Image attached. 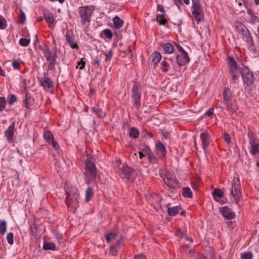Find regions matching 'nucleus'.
I'll list each match as a JSON object with an SVG mask.
<instances>
[{
  "mask_svg": "<svg viewBox=\"0 0 259 259\" xmlns=\"http://www.w3.org/2000/svg\"><path fill=\"white\" fill-rule=\"evenodd\" d=\"M94 8L92 6H84L78 8V13L81 19L82 25H84L91 22Z\"/></svg>",
  "mask_w": 259,
  "mask_h": 259,
  "instance_id": "1",
  "label": "nucleus"
},
{
  "mask_svg": "<svg viewBox=\"0 0 259 259\" xmlns=\"http://www.w3.org/2000/svg\"><path fill=\"white\" fill-rule=\"evenodd\" d=\"M141 85L137 82V80L134 81L131 92V98L133 102L134 105L139 110L141 105Z\"/></svg>",
  "mask_w": 259,
  "mask_h": 259,
  "instance_id": "2",
  "label": "nucleus"
},
{
  "mask_svg": "<svg viewBox=\"0 0 259 259\" xmlns=\"http://www.w3.org/2000/svg\"><path fill=\"white\" fill-rule=\"evenodd\" d=\"M58 50L57 47H55L52 51L49 49L47 53L44 54L48 63V70H53L55 69V64H56V59L58 57L57 55Z\"/></svg>",
  "mask_w": 259,
  "mask_h": 259,
  "instance_id": "3",
  "label": "nucleus"
},
{
  "mask_svg": "<svg viewBox=\"0 0 259 259\" xmlns=\"http://www.w3.org/2000/svg\"><path fill=\"white\" fill-rule=\"evenodd\" d=\"M192 14L195 18L197 24L201 21V15L203 16V9L199 0H192Z\"/></svg>",
  "mask_w": 259,
  "mask_h": 259,
  "instance_id": "4",
  "label": "nucleus"
},
{
  "mask_svg": "<svg viewBox=\"0 0 259 259\" xmlns=\"http://www.w3.org/2000/svg\"><path fill=\"white\" fill-rule=\"evenodd\" d=\"M66 197L65 203L70 207H76L77 204V199L79 197L78 194L76 192V190H71L65 191Z\"/></svg>",
  "mask_w": 259,
  "mask_h": 259,
  "instance_id": "5",
  "label": "nucleus"
},
{
  "mask_svg": "<svg viewBox=\"0 0 259 259\" xmlns=\"http://www.w3.org/2000/svg\"><path fill=\"white\" fill-rule=\"evenodd\" d=\"M164 183L170 188L176 189L179 188V182L176 179L175 175L170 172H166L162 177Z\"/></svg>",
  "mask_w": 259,
  "mask_h": 259,
  "instance_id": "6",
  "label": "nucleus"
},
{
  "mask_svg": "<svg viewBox=\"0 0 259 259\" xmlns=\"http://www.w3.org/2000/svg\"><path fill=\"white\" fill-rule=\"evenodd\" d=\"M240 72L245 83L248 85L253 84L254 81L253 74L247 66L244 65L240 69Z\"/></svg>",
  "mask_w": 259,
  "mask_h": 259,
  "instance_id": "7",
  "label": "nucleus"
},
{
  "mask_svg": "<svg viewBox=\"0 0 259 259\" xmlns=\"http://www.w3.org/2000/svg\"><path fill=\"white\" fill-rule=\"evenodd\" d=\"M122 174L124 175V178L130 181H133L136 176V171L133 168L129 167L126 164H123L122 167L120 168Z\"/></svg>",
  "mask_w": 259,
  "mask_h": 259,
  "instance_id": "8",
  "label": "nucleus"
},
{
  "mask_svg": "<svg viewBox=\"0 0 259 259\" xmlns=\"http://www.w3.org/2000/svg\"><path fill=\"white\" fill-rule=\"evenodd\" d=\"M231 194L237 203L239 198L241 196L240 184L238 179L236 180H234V182L232 185Z\"/></svg>",
  "mask_w": 259,
  "mask_h": 259,
  "instance_id": "9",
  "label": "nucleus"
},
{
  "mask_svg": "<svg viewBox=\"0 0 259 259\" xmlns=\"http://www.w3.org/2000/svg\"><path fill=\"white\" fill-rule=\"evenodd\" d=\"M200 138L202 143V147L206 154L208 153L207 147L210 144L211 136L207 132H203L200 134Z\"/></svg>",
  "mask_w": 259,
  "mask_h": 259,
  "instance_id": "10",
  "label": "nucleus"
},
{
  "mask_svg": "<svg viewBox=\"0 0 259 259\" xmlns=\"http://www.w3.org/2000/svg\"><path fill=\"white\" fill-rule=\"evenodd\" d=\"M15 126V121H13L11 123V124L5 131V136L9 143H11L14 140L13 137L14 134Z\"/></svg>",
  "mask_w": 259,
  "mask_h": 259,
  "instance_id": "11",
  "label": "nucleus"
},
{
  "mask_svg": "<svg viewBox=\"0 0 259 259\" xmlns=\"http://www.w3.org/2000/svg\"><path fill=\"white\" fill-rule=\"evenodd\" d=\"M220 211L223 216L228 220H232L235 217V213L228 206H225L220 208Z\"/></svg>",
  "mask_w": 259,
  "mask_h": 259,
  "instance_id": "12",
  "label": "nucleus"
},
{
  "mask_svg": "<svg viewBox=\"0 0 259 259\" xmlns=\"http://www.w3.org/2000/svg\"><path fill=\"white\" fill-rule=\"evenodd\" d=\"M85 168L88 172L94 178L97 176V168L95 164L90 160H87L85 162Z\"/></svg>",
  "mask_w": 259,
  "mask_h": 259,
  "instance_id": "13",
  "label": "nucleus"
},
{
  "mask_svg": "<svg viewBox=\"0 0 259 259\" xmlns=\"http://www.w3.org/2000/svg\"><path fill=\"white\" fill-rule=\"evenodd\" d=\"M235 26L238 31H240L243 35L248 36V38L252 41V38L249 31L247 28L240 22L236 21L235 22Z\"/></svg>",
  "mask_w": 259,
  "mask_h": 259,
  "instance_id": "14",
  "label": "nucleus"
},
{
  "mask_svg": "<svg viewBox=\"0 0 259 259\" xmlns=\"http://www.w3.org/2000/svg\"><path fill=\"white\" fill-rule=\"evenodd\" d=\"M121 240H123V236L120 235V239L117 240L116 242L114 243L110 246V252L112 255H116L117 252L120 248Z\"/></svg>",
  "mask_w": 259,
  "mask_h": 259,
  "instance_id": "15",
  "label": "nucleus"
},
{
  "mask_svg": "<svg viewBox=\"0 0 259 259\" xmlns=\"http://www.w3.org/2000/svg\"><path fill=\"white\" fill-rule=\"evenodd\" d=\"M233 92L229 88H225L223 93V103L228 102L233 100Z\"/></svg>",
  "mask_w": 259,
  "mask_h": 259,
  "instance_id": "16",
  "label": "nucleus"
},
{
  "mask_svg": "<svg viewBox=\"0 0 259 259\" xmlns=\"http://www.w3.org/2000/svg\"><path fill=\"white\" fill-rule=\"evenodd\" d=\"M223 104L225 105L227 110L232 113L235 112L238 110V106L235 100H232Z\"/></svg>",
  "mask_w": 259,
  "mask_h": 259,
  "instance_id": "17",
  "label": "nucleus"
},
{
  "mask_svg": "<svg viewBox=\"0 0 259 259\" xmlns=\"http://www.w3.org/2000/svg\"><path fill=\"white\" fill-rule=\"evenodd\" d=\"M156 150L157 153H161L163 157H165L167 154V151L165 146L161 142L158 141L156 143Z\"/></svg>",
  "mask_w": 259,
  "mask_h": 259,
  "instance_id": "18",
  "label": "nucleus"
},
{
  "mask_svg": "<svg viewBox=\"0 0 259 259\" xmlns=\"http://www.w3.org/2000/svg\"><path fill=\"white\" fill-rule=\"evenodd\" d=\"M230 73H237L238 66L233 57L229 56Z\"/></svg>",
  "mask_w": 259,
  "mask_h": 259,
  "instance_id": "19",
  "label": "nucleus"
},
{
  "mask_svg": "<svg viewBox=\"0 0 259 259\" xmlns=\"http://www.w3.org/2000/svg\"><path fill=\"white\" fill-rule=\"evenodd\" d=\"M66 40L72 49H78V46L77 43L74 42V36L73 34H70L69 32H67L66 34Z\"/></svg>",
  "mask_w": 259,
  "mask_h": 259,
  "instance_id": "20",
  "label": "nucleus"
},
{
  "mask_svg": "<svg viewBox=\"0 0 259 259\" xmlns=\"http://www.w3.org/2000/svg\"><path fill=\"white\" fill-rule=\"evenodd\" d=\"M34 100L33 98L27 92H25V99L24 100L25 106L27 109L31 108V107L33 105Z\"/></svg>",
  "mask_w": 259,
  "mask_h": 259,
  "instance_id": "21",
  "label": "nucleus"
},
{
  "mask_svg": "<svg viewBox=\"0 0 259 259\" xmlns=\"http://www.w3.org/2000/svg\"><path fill=\"white\" fill-rule=\"evenodd\" d=\"M187 58L185 57V56L183 55L182 54L181 55H177L176 57V60L178 64L180 66H183L185 65L186 63H188L190 62V58L188 56V60H187Z\"/></svg>",
  "mask_w": 259,
  "mask_h": 259,
  "instance_id": "22",
  "label": "nucleus"
},
{
  "mask_svg": "<svg viewBox=\"0 0 259 259\" xmlns=\"http://www.w3.org/2000/svg\"><path fill=\"white\" fill-rule=\"evenodd\" d=\"M41 85L45 88L50 89L53 86V82L48 77H43L40 80Z\"/></svg>",
  "mask_w": 259,
  "mask_h": 259,
  "instance_id": "23",
  "label": "nucleus"
},
{
  "mask_svg": "<svg viewBox=\"0 0 259 259\" xmlns=\"http://www.w3.org/2000/svg\"><path fill=\"white\" fill-rule=\"evenodd\" d=\"M150 58L154 65H156L161 59V55L159 52H155L152 54Z\"/></svg>",
  "mask_w": 259,
  "mask_h": 259,
  "instance_id": "24",
  "label": "nucleus"
},
{
  "mask_svg": "<svg viewBox=\"0 0 259 259\" xmlns=\"http://www.w3.org/2000/svg\"><path fill=\"white\" fill-rule=\"evenodd\" d=\"M44 19L48 23L49 27H52L54 21L53 15L49 12L44 14Z\"/></svg>",
  "mask_w": 259,
  "mask_h": 259,
  "instance_id": "25",
  "label": "nucleus"
},
{
  "mask_svg": "<svg viewBox=\"0 0 259 259\" xmlns=\"http://www.w3.org/2000/svg\"><path fill=\"white\" fill-rule=\"evenodd\" d=\"M248 137L249 138V143L250 146L259 143V140L257 138L256 136L252 132L248 133Z\"/></svg>",
  "mask_w": 259,
  "mask_h": 259,
  "instance_id": "26",
  "label": "nucleus"
},
{
  "mask_svg": "<svg viewBox=\"0 0 259 259\" xmlns=\"http://www.w3.org/2000/svg\"><path fill=\"white\" fill-rule=\"evenodd\" d=\"M114 27L116 29L120 28L123 24V21L118 16H115L112 19Z\"/></svg>",
  "mask_w": 259,
  "mask_h": 259,
  "instance_id": "27",
  "label": "nucleus"
},
{
  "mask_svg": "<svg viewBox=\"0 0 259 259\" xmlns=\"http://www.w3.org/2000/svg\"><path fill=\"white\" fill-rule=\"evenodd\" d=\"M164 53L166 54H171L174 52V47L170 42H167L162 46Z\"/></svg>",
  "mask_w": 259,
  "mask_h": 259,
  "instance_id": "28",
  "label": "nucleus"
},
{
  "mask_svg": "<svg viewBox=\"0 0 259 259\" xmlns=\"http://www.w3.org/2000/svg\"><path fill=\"white\" fill-rule=\"evenodd\" d=\"M181 208V207L179 205L172 207H169L167 209V213L170 216H175L178 213Z\"/></svg>",
  "mask_w": 259,
  "mask_h": 259,
  "instance_id": "29",
  "label": "nucleus"
},
{
  "mask_svg": "<svg viewBox=\"0 0 259 259\" xmlns=\"http://www.w3.org/2000/svg\"><path fill=\"white\" fill-rule=\"evenodd\" d=\"M165 13L158 14L156 18V21L161 25H164L167 23V20L164 18Z\"/></svg>",
  "mask_w": 259,
  "mask_h": 259,
  "instance_id": "30",
  "label": "nucleus"
},
{
  "mask_svg": "<svg viewBox=\"0 0 259 259\" xmlns=\"http://www.w3.org/2000/svg\"><path fill=\"white\" fill-rule=\"evenodd\" d=\"M182 195L184 197L192 198L193 194L191 190L188 187H184L182 189Z\"/></svg>",
  "mask_w": 259,
  "mask_h": 259,
  "instance_id": "31",
  "label": "nucleus"
},
{
  "mask_svg": "<svg viewBox=\"0 0 259 259\" xmlns=\"http://www.w3.org/2000/svg\"><path fill=\"white\" fill-rule=\"evenodd\" d=\"M44 137L45 140L49 143H51L54 139L52 133L50 131H46L44 132Z\"/></svg>",
  "mask_w": 259,
  "mask_h": 259,
  "instance_id": "32",
  "label": "nucleus"
},
{
  "mask_svg": "<svg viewBox=\"0 0 259 259\" xmlns=\"http://www.w3.org/2000/svg\"><path fill=\"white\" fill-rule=\"evenodd\" d=\"M92 111L96 113V115L100 118H104L106 116V114L105 112H103L101 109L95 107H92Z\"/></svg>",
  "mask_w": 259,
  "mask_h": 259,
  "instance_id": "33",
  "label": "nucleus"
},
{
  "mask_svg": "<svg viewBox=\"0 0 259 259\" xmlns=\"http://www.w3.org/2000/svg\"><path fill=\"white\" fill-rule=\"evenodd\" d=\"M140 149L146 155V157L152 152L149 146L146 144H141Z\"/></svg>",
  "mask_w": 259,
  "mask_h": 259,
  "instance_id": "34",
  "label": "nucleus"
},
{
  "mask_svg": "<svg viewBox=\"0 0 259 259\" xmlns=\"http://www.w3.org/2000/svg\"><path fill=\"white\" fill-rule=\"evenodd\" d=\"M149 162L151 164H156L158 162V158L152 152L147 156Z\"/></svg>",
  "mask_w": 259,
  "mask_h": 259,
  "instance_id": "35",
  "label": "nucleus"
},
{
  "mask_svg": "<svg viewBox=\"0 0 259 259\" xmlns=\"http://www.w3.org/2000/svg\"><path fill=\"white\" fill-rule=\"evenodd\" d=\"M139 131L137 128L133 127L131 128L129 133L130 137L134 139H137L139 137Z\"/></svg>",
  "mask_w": 259,
  "mask_h": 259,
  "instance_id": "36",
  "label": "nucleus"
},
{
  "mask_svg": "<svg viewBox=\"0 0 259 259\" xmlns=\"http://www.w3.org/2000/svg\"><path fill=\"white\" fill-rule=\"evenodd\" d=\"M56 245L55 243L50 242H45L43 245V249L44 250H55Z\"/></svg>",
  "mask_w": 259,
  "mask_h": 259,
  "instance_id": "37",
  "label": "nucleus"
},
{
  "mask_svg": "<svg viewBox=\"0 0 259 259\" xmlns=\"http://www.w3.org/2000/svg\"><path fill=\"white\" fill-rule=\"evenodd\" d=\"M212 196L214 199L217 200L216 197L221 198L224 196L223 192L219 189H215L212 192Z\"/></svg>",
  "mask_w": 259,
  "mask_h": 259,
  "instance_id": "38",
  "label": "nucleus"
},
{
  "mask_svg": "<svg viewBox=\"0 0 259 259\" xmlns=\"http://www.w3.org/2000/svg\"><path fill=\"white\" fill-rule=\"evenodd\" d=\"M93 189L91 187H89L85 192V199L87 202H89L93 196Z\"/></svg>",
  "mask_w": 259,
  "mask_h": 259,
  "instance_id": "39",
  "label": "nucleus"
},
{
  "mask_svg": "<svg viewBox=\"0 0 259 259\" xmlns=\"http://www.w3.org/2000/svg\"><path fill=\"white\" fill-rule=\"evenodd\" d=\"M250 147V152L252 155H255L256 154L259 153V142L257 143L256 144L251 146Z\"/></svg>",
  "mask_w": 259,
  "mask_h": 259,
  "instance_id": "40",
  "label": "nucleus"
},
{
  "mask_svg": "<svg viewBox=\"0 0 259 259\" xmlns=\"http://www.w3.org/2000/svg\"><path fill=\"white\" fill-rule=\"evenodd\" d=\"M7 230V223L5 221H1L0 223V234L4 235Z\"/></svg>",
  "mask_w": 259,
  "mask_h": 259,
  "instance_id": "41",
  "label": "nucleus"
},
{
  "mask_svg": "<svg viewBox=\"0 0 259 259\" xmlns=\"http://www.w3.org/2000/svg\"><path fill=\"white\" fill-rule=\"evenodd\" d=\"M175 46L176 48H177L178 50L181 52L182 54H183V55L185 56V57L187 58V59H188V54L187 52L185 51V50L183 48V47L180 46L179 44H178L177 43L175 42Z\"/></svg>",
  "mask_w": 259,
  "mask_h": 259,
  "instance_id": "42",
  "label": "nucleus"
},
{
  "mask_svg": "<svg viewBox=\"0 0 259 259\" xmlns=\"http://www.w3.org/2000/svg\"><path fill=\"white\" fill-rule=\"evenodd\" d=\"M103 54H101L97 56V57L95 58L94 60V62L92 63L93 65H96L98 67H99V63L103 59Z\"/></svg>",
  "mask_w": 259,
  "mask_h": 259,
  "instance_id": "43",
  "label": "nucleus"
},
{
  "mask_svg": "<svg viewBox=\"0 0 259 259\" xmlns=\"http://www.w3.org/2000/svg\"><path fill=\"white\" fill-rule=\"evenodd\" d=\"M253 255L251 252H245L241 254V259H252Z\"/></svg>",
  "mask_w": 259,
  "mask_h": 259,
  "instance_id": "44",
  "label": "nucleus"
},
{
  "mask_svg": "<svg viewBox=\"0 0 259 259\" xmlns=\"http://www.w3.org/2000/svg\"><path fill=\"white\" fill-rule=\"evenodd\" d=\"M116 234L111 232L107 234L105 236L106 240L108 243L110 242L112 240L115 239Z\"/></svg>",
  "mask_w": 259,
  "mask_h": 259,
  "instance_id": "45",
  "label": "nucleus"
},
{
  "mask_svg": "<svg viewBox=\"0 0 259 259\" xmlns=\"http://www.w3.org/2000/svg\"><path fill=\"white\" fill-rule=\"evenodd\" d=\"M7 102L5 97H0V111H3L6 106Z\"/></svg>",
  "mask_w": 259,
  "mask_h": 259,
  "instance_id": "46",
  "label": "nucleus"
},
{
  "mask_svg": "<svg viewBox=\"0 0 259 259\" xmlns=\"http://www.w3.org/2000/svg\"><path fill=\"white\" fill-rule=\"evenodd\" d=\"M17 101V97L13 94H11L8 98V103L9 105H12Z\"/></svg>",
  "mask_w": 259,
  "mask_h": 259,
  "instance_id": "47",
  "label": "nucleus"
},
{
  "mask_svg": "<svg viewBox=\"0 0 259 259\" xmlns=\"http://www.w3.org/2000/svg\"><path fill=\"white\" fill-rule=\"evenodd\" d=\"M103 33L106 37L109 39H111L113 37V33L111 30L109 29H106L103 30Z\"/></svg>",
  "mask_w": 259,
  "mask_h": 259,
  "instance_id": "48",
  "label": "nucleus"
},
{
  "mask_svg": "<svg viewBox=\"0 0 259 259\" xmlns=\"http://www.w3.org/2000/svg\"><path fill=\"white\" fill-rule=\"evenodd\" d=\"M30 43V39L26 38H22L19 40V44L23 47H27Z\"/></svg>",
  "mask_w": 259,
  "mask_h": 259,
  "instance_id": "49",
  "label": "nucleus"
},
{
  "mask_svg": "<svg viewBox=\"0 0 259 259\" xmlns=\"http://www.w3.org/2000/svg\"><path fill=\"white\" fill-rule=\"evenodd\" d=\"M19 18L20 23L22 24H23L25 21L26 16L24 12L22 10H20V15Z\"/></svg>",
  "mask_w": 259,
  "mask_h": 259,
  "instance_id": "50",
  "label": "nucleus"
},
{
  "mask_svg": "<svg viewBox=\"0 0 259 259\" xmlns=\"http://www.w3.org/2000/svg\"><path fill=\"white\" fill-rule=\"evenodd\" d=\"M37 48L41 51L44 54H45L46 53H47V51L50 49L49 46L47 45H44V46L38 45Z\"/></svg>",
  "mask_w": 259,
  "mask_h": 259,
  "instance_id": "51",
  "label": "nucleus"
},
{
  "mask_svg": "<svg viewBox=\"0 0 259 259\" xmlns=\"http://www.w3.org/2000/svg\"><path fill=\"white\" fill-rule=\"evenodd\" d=\"M13 238L14 235L13 233L10 232L7 234V240L10 245H12L14 243Z\"/></svg>",
  "mask_w": 259,
  "mask_h": 259,
  "instance_id": "52",
  "label": "nucleus"
},
{
  "mask_svg": "<svg viewBox=\"0 0 259 259\" xmlns=\"http://www.w3.org/2000/svg\"><path fill=\"white\" fill-rule=\"evenodd\" d=\"M161 65L162 66V71L164 72H166L168 71L167 66H168L169 64H168L167 62L163 60L161 63Z\"/></svg>",
  "mask_w": 259,
  "mask_h": 259,
  "instance_id": "53",
  "label": "nucleus"
},
{
  "mask_svg": "<svg viewBox=\"0 0 259 259\" xmlns=\"http://www.w3.org/2000/svg\"><path fill=\"white\" fill-rule=\"evenodd\" d=\"M101 54H103V57L104 56L105 57V59H104V61L105 62H107V60L109 59H110L111 57H112V52L110 50V51H109L108 53H102Z\"/></svg>",
  "mask_w": 259,
  "mask_h": 259,
  "instance_id": "54",
  "label": "nucleus"
},
{
  "mask_svg": "<svg viewBox=\"0 0 259 259\" xmlns=\"http://www.w3.org/2000/svg\"><path fill=\"white\" fill-rule=\"evenodd\" d=\"M223 138L227 144L229 145L231 143L230 137L228 134L224 133L223 135Z\"/></svg>",
  "mask_w": 259,
  "mask_h": 259,
  "instance_id": "55",
  "label": "nucleus"
},
{
  "mask_svg": "<svg viewBox=\"0 0 259 259\" xmlns=\"http://www.w3.org/2000/svg\"><path fill=\"white\" fill-rule=\"evenodd\" d=\"M85 65V61L83 60V58H82L77 63V66H76L78 68V66H79V69L80 70L83 69Z\"/></svg>",
  "mask_w": 259,
  "mask_h": 259,
  "instance_id": "56",
  "label": "nucleus"
},
{
  "mask_svg": "<svg viewBox=\"0 0 259 259\" xmlns=\"http://www.w3.org/2000/svg\"><path fill=\"white\" fill-rule=\"evenodd\" d=\"M232 77V80L234 83L235 82V81L238 79L239 77V75L238 73H230Z\"/></svg>",
  "mask_w": 259,
  "mask_h": 259,
  "instance_id": "57",
  "label": "nucleus"
},
{
  "mask_svg": "<svg viewBox=\"0 0 259 259\" xmlns=\"http://www.w3.org/2000/svg\"><path fill=\"white\" fill-rule=\"evenodd\" d=\"M13 66L15 69H19L20 67V64L17 60H14L13 62Z\"/></svg>",
  "mask_w": 259,
  "mask_h": 259,
  "instance_id": "58",
  "label": "nucleus"
},
{
  "mask_svg": "<svg viewBox=\"0 0 259 259\" xmlns=\"http://www.w3.org/2000/svg\"><path fill=\"white\" fill-rule=\"evenodd\" d=\"M157 11H158L162 13H165L164 7L162 5L158 4L157 6Z\"/></svg>",
  "mask_w": 259,
  "mask_h": 259,
  "instance_id": "59",
  "label": "nucleus"
},
{
  "mask_svg": "<svg viewBox=\"0 0 259 259\" xmlns=\"http://www.w3.org/2000/svg\"><path fill=\"white\" fill-rule=\"evenodd\" d=\"M213 109L212 108H210L205 113V115L208 116H210L213 114Z\"/></svg>",
  "mask_w": 259,
  "mask_h": 259,
  "instance_id": "60",
  "label": "nucleus"
},
{
  "mask_svg": "<svg viewBox=\"0 0 259 259\" xmlns=\"http://www.w3.org/2000/svg\"><path fill=\"white\" fill-rule=\"evenodd\" d=\"M135 259H146V257L143 254H140L135 256Z\"/></svg>",
  "mask_w": 259,
  "mask_h": 259,
  "instance_id": "61",
  "label": "nucleus"
},
{
  "mask_svg": "<svg viewBox=\"0 0 259 259\" xmlns=\"http://www.w3.org/2000/svg\"><path fill=\"white\" fill-rule=\"evenodd\" d=\"M51 143L52 144L53 148L55 149H57L59 147L58 143L57 142H56L54 140V139L53 140L52 142H51Z\"/></svg>",
  "mask_w": 259,
  "mask_h": 259,
  "instance_id": "62",
  "label": "nucleus"
},
{
  "mask_svg": "<svg viewBox=\"0 0 259 259\" xmlns=\"http://www.w3.org/2000/svg\"><path fill=\"white\" fill-rule=\"evenodd\" d=\"M34 229L36 230V226L35 225H33L31 227V230H32V233L33 236L36 237L37 236V233L36 232V231H34V230H33Z\"/></svg>",
  "mask_w": 259,
  "mask_h": 259,
  "instance_id": "63",
  "label": "nucleus"
},
{
  "mask_svg": "<svg viewBox=\"0 0 259 259\" xmlns=\"http://www.w3.org/2000/svg\"><path fill=\"white\" fill-rule=\"evenodd\" d=\"M7 25H5L3 20L0 19V29H4L6 28Z\"/></svg>",
  "mask_w": 259,
  "mask_h": 259,
  "instance_id": "64",
  "label": "nucleus"
}]
</instances>
